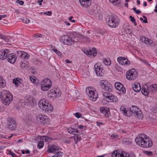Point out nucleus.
Returning <instances> with one entry per match:
<instances>
[{"instance_id": "1", "label": "nucleus", "mask_w": 157, "mask_h": 157, "mask_svg": "<svg viewBox=\"0 0 157 157\" xmlns=\"http://www.w3.org/2000/svg\"><path fill=\"white\" fill-rule=\"evenodd\" d=\"M136 144L144 148H148L152 145L151 139L144 134L138 135L135 139Z\"/></svg>"}, {"instance_id": "2", "label": "nucleus", "mask_w": 157, "mask_h": 157, "mask_svg": "<svg viewBox=\"0 0 157 157\" xmlns=\"http://www.w3.org/2000/svg\"><path fill=\"white\" fill-rule=\"evenodd\" d=\"M1 99L2 102L5 105H9L13 100V95L10 92L3 90L2 91Z\"/></svg>"}, {"instance_id": "3", "label": "nucleus", "mask_w": 157, "mask_h": 157, "mask_svg": "<svg viewBox=\"0 0 157 157\" xmlns=\"http://www.w3.org/2000/svg\"><path fill=\"white\" fill-rule=\"evenodd\" d=\"M38 105L39 107L44 112L51 113L53 110V106L45 99H42L40 100L38 102Z\"/></svg>"}, {"instance_id": "4", "label": "nucleus", "mask_w": 157, "mask_h": 157, "mask_svg": "<svg viewBox=\"0 0 157 157\" xmlns=\"http://www.w3.org/2000/svg\"><path fill=\"white\" fill-rule=\"evenodd\" d=\"M119 20L118 17L114 15L109 16L108 18L106 19V22L108 25L111 28H115L118 25Z\"/></svg>"}, {"instance_id": "5", "label": "nucleus", "mask_w": 157, "mask_h": 157, "mask_svg": "<svg viewBox=\"0 0 157 157\" xmlns=\"http://www.w3.org/2000/svg\"><path fill=\"white\" fill-rule=\"evenodd\" d=\"M130 116H131L132 114L138 119H142L143 118V115L142 111L140 109L138 108L137 106L133 105L130 108L129 111L128 112Z\"/></svg>"}, {"instance_id": "6", "label": "nucleus", "mask_w": 157, "mask_h": 157, "mask_svg": "<svg viewBox=\"0 0 157 157\" xmlns=\"http://www.w3.org/2000/svg\"><path fill=\"white\" fill-rule=\"evenodd\" d=\"M103 96L104 99L108 102H116L118 101L117 98L109 92H104Z\"/></svg>"}, {"instance_id": "7", "label": "nucleus", "mask_w": 157, "mask_h": 157, "mask_svg": "<svg viewBox=\"0 0 157 157\" xmlns=\"http://www.w3.org/2000/svg\"><path fill=\"white\" fill-rule=\"evenodd\" d=\"M86 92L88 94L90 99L93 101H95L97 98V95L94 89L91 87H88L86 89Z\"/></svg>"}, {"instance_id": "8", "label": "nucleus", "mask_w": 157, "mask_h": 157, "mask_svg": "<svg viewBox=\"0 0 157 157\" xmlns=\"http://www.w3.org/2000/svg\"><path fill=\"white\" fill-rule=\"evenodd\" d=\"M61 93L58 89L53 88L50 90L48 93V96L51 98H55L59 97Z\"/></svg>"}, {"instance_id": "9", "label": "nucleus", "mask_w": 157, "mask_h": 157, "mask_svg": "<svg viewBox=\"0 0 157 157\" xmlns=\"http://www.w3.org/2000/svg\"><path fill=\"white\" fill-rule=\"evenodd\" d=\"M137 73L135 69H132L128 70L126 73V78L129 80H132L135 79L137 76Z\"/></svg>"}, {"instance_id": "10", "label": "nucleus", "mask_w": 157, "mask_h": 157, "mask_svg": "<svg viewBox=\"0 0 157 157\" xmlns=\"http://www.w3.org/2000/svg\"><path fill=\"white\" fill-rule=\"evenodd\" d=\"M36 119L38 121L42 124H47L49 123V119L44 115L39 114L36 116Z\"/></svg>"}, {"instance_id": "11", "label": "nucleus", "mask_w": 157, "mask_h": 157, "mask_svg": "<svg viewBox=\"0 0 157 157\" xmlns=\"http://www.w3.org/2000/svg\"><path fill=\"white\" fill-rule=\"evenodd\" d=\"M61 43L66 44H70L74 42L72 39L67 35H63L60 37Z\"/></svg>"}, {"instance_id": "12", "label": "nucleus", "mask_w": 157, "mask_h": 157, "mask_svg": "<svg viewBox=\"0 0 157 157\" xmlns=\"http://www.w3.org/2000/svg\"><path fill=\"white\" fill-rule=\"evenodd\" d=\"M7 127L10 130H14L17 127L16 121L12 118H9L7 121Z\"/></svg>"}, {"instance_id": "13", "label": "nucleus", "mask_w": 157, "mask_h": 157, "mask_svg": "<svg viewBox=\"0 0 157 157\" xmlns=\"http://www.w3.org/2000/svg\"><path fill=\"white\" fill-rule=\"evenodd\" d=\"M112 157H130L128 153L124 151L118 152L117 151H114L111 155Z\"/></svg>"}, {"instance_id": "14", "label": "nucleus", "mask_w": 157, "mask_h": 157, "mask_svg": "<svg viewBox=\"0 0 157 157\" xmlns=\"http://www.w3.org/2000/svg\"><path fill=\"white\" fill-rule=\"evenodd\" d=\"M114 86L117 90H118L121 94H124L126 92V90L124 86L120 82H116Z\"/></svg>"}, {"instance_id": "15", "label": "nucleus", "mask_w": 157, "mask_h": 157, "mask_svg": "<svg viewBox=\"0 0 157 157\" xmlns=\"http://www.w3.org/2000/svg\"><path fill=\"white\" fill-rule=\"evenodd\" d=\"M99 63L96 64L94 65V69L97 75L99 76H101L103 75L102 72L103 69L100 66H99Z\"/></svg>"}, {"instance_id": "16", "label": "nucleus", "mask_w": 157, "mask_h": 157, "mask_svg": "<svg viewBox=\"0 0 157 157\" xmlns=\"http://www.w3.org/2000/svg\"><path fill=\"white\" fill-rule=\"evenodd\" d=\"M117 61L121 65L127 66L130 64V61L124 57H118L117 58Z\"/></svg>"}, {"instance_id": "17", "label": "nucleus", "mask_w": 157, "mask_h": 157, "mask_svg": "<svg viewBox=\"0 0 157 157\" xmlns=\"http://www.w3.org/2000/svg\"><path fill=\"white\" fill-rule=\"evenodd\" d=\"M84 53L87 56H92L94 57L96 56L97 52L96 48H93L92 50L88 49L86 51H85Z\"/></svg>"}, {"instance_id": "18", "label": "nucleus", "mask_w": 157, "mask_h": 157, "mask_svg": "<svg viewBox=\"0 0 157 157\" xmlns=\"http://www.w3.org/2000/svg\"><path fill=\"white\" fill-rule=\"evenodd\" d=\"M9 51L8 49L2 50L0 51V59L4 60L7 57Z\"/></svg>"}, {"instance_id": "19", "label": "nucleus", "mask_w": 157, "mask_h": 157, "mask_svg": "<svg viewBox=\"0 0 157 157\" xmlns=\"http://www.w3.org/2000/svg\"><path fill=\"white\" fill-rule=\"evenodd\" d=\"M140 39L142 42L146 44L151 45L153 43L152 40L146 38L145 36H141Z\"/></svg>"}, {"instance_id": "20", "label": "nucleus", "mask_w": 157, "mask_h": 157, "mask_svg": "<svg viewBox=\"0 0 157 157\" xmlns=\"http://www.w3.org/2000/svg\"><path fill=\"white\" fill-rule=\"evenodd\" d=\"M112 86L109 83H108L106 85L102 86V88H101L104 91H105V92H110L112 91Z\"/></svg>"}, {"instance_id": "21", "label": "nucleus", "mask_w": 157, "mask_h": 157, "mask_svg": "<svg viewBox=\"0 0 157 157\" xmlns=\"http://www.w3.org/2000/svg\"><path fill=\"white\" fill-rule=\"evenodd\" d=\"M7 58L8 61L11 63H14L17 58L15 55L12 53L9 54Z\"/></svg>"}, {"instance_id": "22", "label": "nucleus", "mask_w": 157, "mask_h": 157, "mask_svg": "<svg viewBox=\"0 0 157 157\" xmlns=\"http://www.w3.org/2000/svg\"><path fill=\"white\" fill-rule=\"evenodd\" d=\"M59 149L58 147H57L55 145L52 146H48V151L49 152L54 153L56 152V151L58 150Z\"/></svg>"}, {"instance_id": "23", "label": "nucleus", "mask_w": 157, "mask_h": 157, "mask_svg": "<svg viewBox=\"0 0 157 157\" xmlns=\"http://www.w3.org/2000/svg\"><path fill=\"white\" fill-rule=\"evenodd\" d=\"M82 1L79 0L80 4L83 6L86 7L91 5V2L90 1V0H82Z\"/></svg>"}, {"instance_id": "24", "label": "nucleus", "mask_w": 157, "mask_h": 157, "mask_svg": "<svg viewBox=\"0 0 157 157\" xmlns=\"http://www.w3.org/2000/svg\"><path fill=\"white\" fill-rule=\"evenodd\" d=\"M132 88L134 91L136 92H139L141 90V86L139 83H136L132 85Z\"/></svg>"}, {"instance_id": "25", "label": "nucleus", "mask_w": 157, "mask_h": 157, "mask_svg": "<svg viewBox=\"0 0 157 157\" xmlns=\"http://www.w3.org/2000/svg\"><path fill=\"white\" fill-rule=\"evenodd\" d=\"M32 117L29 114H26L23 118V121L26 123L32 120Z\"/></svg>"}, {"instance_id": "26", "label": "nucleus", "mask_w": 157, "mask_h": 157, "mask_svg": "<svg viewBox=\"0 0 157 157\" xmlns=\"http://www.w3.org/2000/svg\"><path fill=\"white\" fill-rule=\"evenodd\" d=\"M41 83L44 84L50 87L52 85L51 81L48 78L45 79L44 80H43L42 82H41Z\"/></svg>"}, {"instance_id": "27", "label": "nucleus", "mask_w": 157, "mask_h": 157, "mask_svg": "<svg viewBox=\"0 0 157 157\" xmlns=\"http://www.w3.org/2000/svg\"><path fill=\"white\" fill-rule=\"evenodd\" d=\"M38 143L37 145V147L39 149H40L42 148L44 146V141L42 140L40 137L38 140Z\"/></svg>"}, {"instance_id": "28", "label": "nucleus", "mask_w": 157, "mask_h": 157, "mask_svg": "<svg viewBox=\"0 0 157 157\" xmlns=\"http://www.w3.org/2000/svg\"><path fill=\"white\" fill-rule=\"evenodd\" d=\"M6 86V82L5 80L3 79V77L0 76V88H4Z\"/></svg>"}, {"instance_id": "29", "label": "nucleus", "mask_w": 157, "mask_h": 157, "mask_svg": "<svg viewBox=\"0 0 157 157\" xmlns=\"http://www.w3.org/2000/svg\"><path fill=\"white\" fill-rule=\"evenodd\" d=\"M68 131L69 133L75 135H76L78 132V130L72 128H69L68 129Z\"/></svg>"}, {"instance_id": "30", "label": "nucleus", "mask_w": 157, "mask_h": 157, "mask_svg": "<svg viewBox=\"0 0 157 157\" xmlns=\"http://www.w3.org/2000/svg\"><path fill=\"white\" fill-rule=\"evenodd\" d=\"M109 109L106 108L101 107L100 108V111L105 115L108 114L109 112Z\"/></svg>"}, {"instance_id": "31", "label": "nucleus", "mask_w": 157, "mask_h": 157, "mask_svg": "<svg viewBox=\"0 0 157 157\" xmlns=\"http://www.w3.org/2000/svg\"><path fill=\"white\" fill-rule=\"evenodd\" d=\"M120 110L122 113H123L125 116L130 117L129 114L128 113V112H129V111H127L126 110V108L124 106H121L120 108Z\"/></svg>"}, {"instance_id": "32", "label": "nucleus", "mask_w": 157, "mask_h": 157, "mask_svg": "<svg viewBox=\"0 0 157 157\" xmlns=\"http://www.w3.org/2000/svg\"><path fill=\"white\" fill-rule=\"evenodd\" d=\"M22 82V80L21 79H19L18 80L17 78L13 79V83L16 86L19 85Z\"/></svg>"}, {"instance_id": "33", "label": "nucleus", "mask_w": 157, "mask_h": 157, "mask_svg": "<svg viewBox=\"0 0 157 157\" xmlns=\"http://www.w3.org/2000/svg\"><path fill=\"white\" fill-rule=\"evenodd\" d=\"M41 89L42 90L45 91L48 90L49 88H50V87L48 86L45 85L44 84H43L42 83H41Z\"/></svg>"}, {"instance_id": "34", "label": "nucleus", "mask_w": 157, "mask_h": 157, "mask_svg": "<svg viewBox=\"0 0 157 157\" xmlns=\"http://www.w3.org/2000/svg\"><path fill=\"white\" fill-rule=\"evenodd\" d=\"M29 54L27 53L23 52H22V56L21 57V59H27L29 58Z\"/></svg>"}, {"instance_id": "35", "label": "nucleus", "mask_w": 157, "mask_h": 157, "mask_svg": "<svg viewBox=\"0 0 157 157\" xmlns=\"http://www.w3.org/2000/svg\"><path fill=\"white\" fill-rule=\"evenodd\" d=\"M42 140L44 141V142H45L48 141V140H52V139L51 138H50L46 136H40Z\"/></svg>"}, {"instance_id": "36", "label": "nucleus", "mask_w": 157, "mask_h": 157, "mask_svg": "<svg viewBox=\"0 0 157 157\" xmlns=\"http://www.w3.org/2000/svg\"><path fill=\"white\" fill-rule=\"evenodd\" d=\"M109 82H107V81L104 80H102L100 81V86L102 88V86L106 85L107 84H108Z\"/></svg>"}, {"instance_id": "37", "label": "nucleus", "mask_w": 157, "mask_h": 157, "mask_svg": "<svg viewBox=\"0 0 157 157\" xmlns=\"http://www.w3.org/2000/svg\"><path fill=\"white\" fill-rule=\"evenodd\" d=\"M141 92L142 94L145 96H147L149 94V92L147 89L142 88L141 90Z\"/></svg>"}, {"instance_id": "38", "label": "nucleus", "mask_w": 157, "mask_h": 157, "mask_svg": "<svg viewBox=\"0 0 157 157\" xmlns=\"http://www.w3.org/2000/svg\"><path fill=\"white\" fill-rule=\"evenodd\" d=\"M103 62L106 65H109L111 63V62L109 59H103Z\"/></svg>"}, {"instance_id": "39", "label": "nucleus", "mask_w": 157, "mask_h": 157, "mask_svg": "<svg viewBox=\"0 0 157 157\" xmlns=\"http://www.w3.org/2000/svg\"><path fill=\"white\" fill-rule=\"evenodd\" d=\"M63 153L61 151L58 152L52 157H61L63 156Z\"/></svg>"}, {"instance_id": "40", "label": "nucleus", "mask_w": 157, "mask_h": 157, "mask_svg": "<svg viewBox=\"0 0 157 157\" xmlns=\"http://www.w3.org/2000/svg\"><path fill=\"white\" fill-rule=\"evenodd\" d=\"M35 78H36L33 76H31L30 77V79L31 81L34 84H36V83H37V82H36V80Z\"/></svg>"}, {"instance_id": "41", "label": "nucleus", "mask_w": 157, "mask_h": 157, "mask_svg": "<svg viewBox=\"0 0 157 157\" xmlns=\"http://www.w3.org/2000/svg\"><path fill=\"white\" fill-rule=\"evenodd\" d=\"M152 88L151 91H154L157 90V84H154L151 85Z\"/></svg>"}, {"instance_id": "42", "label": "nucleus", "mask_w": 157, "mask_h": 157, "mask_svg": "<svg viewBox=\"0 0 157 157\" xmlns=\"http://www.w3.org/2000/svg\"><path fill=\"white\" fill-rule=\"evenodd\" d=\"M21 19L23 21V22L25 24L28 23L30 21L27 18H21Z\"/></svg>"}, {"instance_id": "43", "label": "nucleus", "mask_w": 157, "mask_h": 157, "mask_svg": "<svg viewBox=\"0 0 157 157\" xmlns=\"http://www.w3.org/2000/svg\"><path fill=\"white\" fill-rule=\"evenodd\" d=\"M94 15L95 16L97 17V19L100 18V13L98 11L96 10H95L94 12Z\"/></svg>"}, {"instance_id": "44", "label": "nucleus", "mask_w": 157, "mask_h": 157, "mask_svg": "<svg viewBox=\"0 0 157 157\" xmlns=\"http://www.w3.org/2000/svg\"><path fill=\"white\" fill-rule=\"evenodd\" d=\"M28 65L27 62H22L21 63V67L22 68H24Z\"/></svg>"}, {"instance_id": "45", "label": "nucleus", "mask_w": 157, "mask_h": 157, "mask_svg": "<svg viewBox=\"0 0 157 157\" xmlns=\"http://www.w3.org/2000/svg\"><path fill=\"white\" fill-rule=\"evenodd\" d=\"M23 52L21 51H17V53H16V56L18 58H21V56L22 55V52Z\"/></svg>"}, {"instance_id": "46", "label": "nucleus", "mask_w": 157, "mask_h": 157, "mask_svg": "<svg viewBox=\"0 0 157 157\" xmlns=\"http://www.w3.org/2000/svg\"><path fill=\"white\" fill-rule=\"evenodd\" d=\"M123 143L125 144L128 145L131 144V142L127 139H124L123 140Z\"/></svg>"}, {"instance_id": "47", "label": "nucleus", "mask_w": 157, "mask_h": 157, "mask_svg": "<svg viewBox=\"0 0 157 157\" xmlns=\"http://www.w3.org/2000/svg\"><path fill=\"white\" fill-rule=\"evenodd\" d=\"M118 137L119 136L117 135H115L114 134H113L111 135V139H113L114 138L117 139Z\"/></svg>"}, {"instance_id": "48", "label": "nucleus", "mask_w": 157, "mask_h": 157, "mask_svg": "<svg viewBox=\"0 0 157 157\" xmlns=\"http://www.w3.org/2000/svg\"><path fill=\"white\" fill-rule=\"evenodd\" d=\"M75 116L77 118H79L81 117L82 114L79 112H77L75 113Z\"/></svg>"}, {"instance_id": "49", "label": "nucleus", "mask_w": 157, "mask_h": 157, "mask_svg": "<svg viewBox=\"0 0 157 157\" xmlns=\"http://www.w3.org/2000/svg\"><path fill=\"white\" fill-rule=\"evenodd\" d=\"M77 136H75L74 138V140L75 143H76L79 140V137L77 136L79 135L78 133L76 135Z\"/></svg>"}, {"instance_id": "50", "label": "nucleus", "mask_w": 157, "mask_h": 157, "mask_svg": "<svg viewBox=\"0 0 157 157\" xmlns=\"http://www.w3.org/2000/svg\"><path fill=\"white\" fill-rule=\"evenodd\" d=\"M16 2L17 3L19 4L21 6L23 5L24 4V2L22 1L17 0Z\"/></svg>"}, {"instance_id": "51", "label": "nucleus", "mask_w": 157, "mask_h": 157, "mask_svg": "<svg viewBox=\"0 0 157 157\" xmlns=\"http://www.w3.org/2000/svg\"><path fill=\"white\" fill-rule=\"evenodd\" d=\"M9 154L12 155L13 157H17L15 153H13L11 151H10L9 152Z\"/></svg>"}, {"instance_id": "52", "label": "nucleus", "mask_w": 157, "mask_h": 157, "mask_svg": "<svg viewBox=\"0 0 157 157\" xmlns=\"http://www.w3.org/2000/svg\"><path fill=\"white\" fill-rule=\"evenodd\" d=\"M129 18H130V21H132L133 23L136 21V20L134 17H132V16H130Z\"/></svg>"}, {"instance_id": "53", "label": "nucleus", "mask_w": 157, "mask_h": 157, "mask_svg": "<svg viewBox=\"0 0 157 157\" xmlns=\"http://www.w3.org/2000/svg\"><path fill=\"white\" fill-rule=\"evenodd\" d=\"M44 14L47 15L51 16L52 14V12L51 11H48L44 13Z\"/></svg>"}, {"instance_id": "54", "label": "nucleus", "mask_w": 157, "mask_h": 157, "mask_svg": "<svg viewBox=\"0 0 157 157\" xmlns=\"http://www.w3.org/2000/svg\"><path fill=\"white\" fill-rule=\"evenodd\" d=\"M27 100L29 101H30V102H32L33 103V101H34V99H33V98L32 97H29V98L27 99Z\"/></svg>"}, {"instance_id": "55", "label": "nucleus", "mask_w": 157, "mask_h": 157, "mask_svg": "<svg viewBox=\"0 0 157 157\" xmlns=\"http://www.w3.org/2000/svg\"><path fill=\"white\" fill-rule=\"evenodd\" d=\"M82 37L84 38L87 41H90V38L87 36H85L84 35H82Z\"/></svg>"}, {"instance_id": "56", "label": "nucleus", "mask_w": 157, "mask_h": 157, "mask_svg": "<svg viewBox=\"0 0 157 157\" xmlns=\"http://www.w3.org/2000/svg\"><path fill=\"white\" fill-rule=\"evenodd\" d=\"M42 35L40 34H36L35 35V37L36 38L37 37H41Z\"/></svg>"}, {"instance_id": "57", "label": "nucleus", "mask_w": 157, "mask_h": 157, "mask_svg": "<svg viewBox=\"0 0 157 157\" xmlns=\"http://www.w3.org/2000/svg\"><path fill=\"white\" fill-rule=\"evenodd\" d=\"M143 62L146 65L150 67V64L149 63L145 60H143Z\"/></svg>"}, {"instance_id": "58", "label": "nucleus", "mask_w": 157, "mask_h": 157, "mask_svg": "<svg viewBox=\"0 0 157 157\" xmlns=\"http://www.w3.org/2000/svg\"><path fill=\"white\" fill-rule=\"evenodd\" d=\"M56 53L60 56H62V53L58 50H57Z\"/></svg>"}, {"instance_id": "59", "label": "nucleus", "mask_w": 157, "mask_h": 157, "mask_svg": "<svg viewBox=\"0 0 157 157\" xmlns=\"http://www.w3.org/2000/svg\"><path fill=\"white\" fill-rule=\"evenodd\" d=\"M2 39H4L6 42H9V39L6 36H4V38H3Z\"/></svg>"}, {"instance_id": "60", "label": "nucleus", "mask_w": 157, "mask_h": 157, "mask_svg": "<svg viewBox=\"0 0 157 157\" xmlns=\"http://www.w3.org/2000/svg\"><path fill=\"white\" fill-rule=\"evenodd\" d=\"M146 154L149 156H151L152 155V153L151 151H150V152L146 151Z\"/></svg>"}, {"instance_id": "61", "label": "nucleus", "mask_w": 157, "mask_h": 157, "mask_svg": "<svg viewBox=\"0 0 157 157\" xmlns=\"http://www.w3.org/2000/svg\"><path fill=\"white\" fill-rule=\"evenodd\" d=\"M6 17V15H0V20H1L3 18Z\"/></svg>"}, {"instance_id": "62", "label": "nucleus", "mask_w": 157, "mask_h": 157, "mask_svg": "<svg viewBox=\"0 0 157 157\" xmlns=\"http://www.w3.org/2000/svg\"><path fill=\"white\" fill-rule=\"evenodd\" d=\"M52 50L54 52L56 53V52H57V49L55 48H52Z\"/></svg>"}, {"instance_id": "63", "label": "nucleus", "mask_w": 157, "mask_h": 157, "mask_svg": "<svg viewBox=\"0 0 157 157\" xmlns=\"http://www.w3.org/2000/svg\"><path fill=\"white\" fill-rule=\"evenodd\" d=\"M43 0H40V1L38 0L37 2L39 4V5L40 6H41L42 5V2H43Z\"/></svg>"}, {"instance_id": "64", "label": "nucleus", "mask_w": 157, "mask_h": 157, "mask_svg": "<svg viewBox=\"0 0 157 157\" xmlns=\"http://www.w3.org/2000/svg\"><path fill=\"white\" fill-rule=\"evenodd\" d=\"M126 31L127 33H128L129 34H130L131 33V31H130L129 29H126Z\"/></svg>"}]
</instances>
